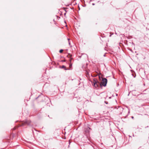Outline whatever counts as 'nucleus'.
I'll return each instance as SVG.
<instances>
[{
	"mask_svg": "<svg viewBox=\"0 0 149 149\" xmlns=\"http://www.w3.org/2000/svg\"><path fill=\"white\" fill-rule=\"evenodd\" d=\"M106 85L107 84H92L94 88L97 89L100 88L102 89L103 87H105Z\"/></svg>",
	"mask_w": 149,
	"mask_h": 149,
	"instance_id": "obj_1",
	"label": "nucleus"
},
{
	"mask_svg": "<svg viewBox=\"0 0 149 149\" xmlns=\"http://www.w3.org/2000/svg\"><path fill=\"white\" fill-rule=\"evenodd\" d=\"M100 80H101V83L100 84H107V80L105 78L101 77L100 78V76H98Z\"/></svg>",
	"mask_w": 149,
	"mask_h": 149,
	"instance_id": "obj_2",
	"label": "nucleus"
},
{
	"mask_svg": "<svg viewBox=\"0 0 149 149\" xmlns=\"http://www.w3.org/2000/svg\"><path fill=\"white\" fill-rule=\"evenodd\" d=\"M123 111V109L121 107H118L117 109V112L118 114H121Z\"/></svg>",
	"mask_w": 149,
	"mask_h": 149,
	"instance_id": "obj_3",
	"label": "nucleus"
},
{
	"mask_svg": "<svg viewBox=\"0 0 149 149\" xmlns=\"http://www.w3.org/2000/svg\"><path fill=\"white\" fill-rule=\"evenodd\" d=\"M67 56L68 57L70 58V62H71V60L72 59V58H71V57L72 56V55L70 54H68L67 55Z\"/></svg>",
	"mask_w": 149,
	"mask_h": 149,
	"instance_id": "obj_4",
	"label": "nucleus"
},
{
	"mask_svg": "<svg viewBox=\"0 0 149 149\" xmlns=\"http://www.w3.org/2000/svg\"><path fill=\"white\" fill-rule=\"evenodd\" d=\"M31 122L30 120H28L25 122V123L28 125H29L31 123Z\"/></svg>",
	"mask_w": 149,
	"mask_h": 149,
	"instance_id": "obj_5",
	"label": "nucleus"
},
{
	"mask_svg": "<svg viewBox=\"0 0 149 149\" xmlns=\"http://www.w3.org/2000/svg\"><path fill=\"white\" fill-rule=\"evenodd\" d=\"M60 68H63V69H64L65 70H68V69H67L66 68V67L64 65H63Z\"/></svg>",
	"mask_w": 149,
	"mask_h": 149,
	"instance_id": "obj_6",
	"label": "nucleus"
},
{
	"mask_svg": "<svg viewBox=\"0 0 149 149\" xmlns=\"http://www.w3.org/2000/svg\"><path fill=\"white\" fill-rule=\"evenodd\" d=\"M93 80H94V82L93 84H97V79H93Z\"/></svg>",
	"mask_w": 149,
	"mask_h": 149,
	"instance_id": "obj_7",
	"label": "nucleus"
},
{
	"mask_svg": "<svg viewBox=\"0 0 149 149\" xmlns=\"http://www.w3.org/2000/svg\"><path fill=\"white\" fill-rule=\"evenodd\" d=\"M132 76L134 78H135V77H136V74H135V73L134 72H132Z\"/></svg>",
	"mask_w": 149,
	"mask_h": 149,
	"instance_id": "obj_8",
	"label": "nucleus"
},
{
	"mask_svg": "<svg viewBox=\"0 0 149 149\" xmlns=\"http://www.w3.org/2000/svg\"><path fill=\"white\" fill-rule=\"evenodd\" d=\"M63 49H60V50H59V52L60 53H61L63 52Z\"/></svg>",
	"mask_w": 149,
	"mask_h": 149,
	"instance_id": "obj_9",
	"label": "nucleus"
},
{
	"mask_svg": "<svg viewBox=\"0 0 149 149\" xmlns=\"http://www.w3.org/2000/svg\"><path fill=\"white\" fill-rule=\"evenodd\" d=\"M69 66L70 67H71L72 66V64L71 63V62H70V64Z\"/></svg>",
	"mask_w": 149,
	"mask_h": 149,
	"instance_id": "obj_10",
	"label": "nucleus"
},
{
	"mask_svg": "<svg viewBox=\"0 0 149 149\" xmlns=\"http://www.w3.org/2000/svg\"><path fill=\"white\" fill-rule=\"evenodd\" d=\"M64 8V10H65V13L64 14V16H65V15H66V10H65V8Z\"/></svg>",
	"mask_w": 149,
	"mask_h": 149,
	"instance_id": "obj_11",
	"label": "nucleus"
},
{
	"mask_svg": "<svg viewBox=\"0 0 149 149\" xmlns=\"http://www.w3.org/2000/svg\"><path fill=\"white\" fill-rule=\"evenodd\" d=\"M68 43H69V45H70V42H69V41H68Z\"/></svg>",
	"mask_w": 149,
	"mask_h": 149,
	"instance_id": "obj_12",
	"label": "nucleus"
},
{
	"mask_svg": "<svg viewBox=\"0 0 149 149\" xmlns=\"http://www.w3.org/2000/svg\"><path fill=\"white\" fill-rule=\"evenodd\" d=\"M62 62H65V60H63L62 61Z\"/></svg>",
	"mask_w": 149,
	"mask_h": 149,
	"instance_id": "obj_13",
	"label": "nucleus"
},
{
	"mask_svg": "<svg viewBox=\"0 0 149 149\" xmlns=\"http://www.w3.org/2000/svg\"><path fill=\"white\" fill-rule=\"evenodd\" d=\"M105 57L106 56V55L105 54H104L103 55Z\"/></svg>",
	"mask_w": 149,
	"mask_h": 149,
	"instance_id": "obj_14",
	"label": "nucleus"
},
{
	"mask_svg": "<svg viewBox=\"0 0 149 149\" xmlns=\"http://www.w3.org/2000/svg\"><path fill=\"white\" fill-rule=\"evenodd\" d=\"M95 3H92V5H93H93H95Z\"/></svg>",
	"mask_w": 149,
	"mask_h": 149,
	"instance_id": "obj_15",
	"label": "nucleus"
},
{
	"mask_svg": "<svg viewBox=\"0 0 149 149\" xmlns=\"http://www.w3.org/2000/svg\"><path fill=\"white\" fill-rule=\"evenodd\" d=\"M68 41H69V40H70V39H69V38H68Z\"/></svg>",
	"mask_w": 149,
	"mask_h": 149,
	"instance_id": "obj_16",
	"label": "nucleus"
},
{
	"mask_svg": "<svg viewBox=\"0 0 149 149\" xmlns=\"http://www.w3.org/2000/svg\"><path fill=\"white\" fill-rule=\"evenodd\" d=\"M47 83H46L45 84H47Z\"/></svg>",
	"mask_w": 149,
	"mask_h": 149,
	"instance_id": "obj_17",
	"label": "nucleus"
}]
</instances>
